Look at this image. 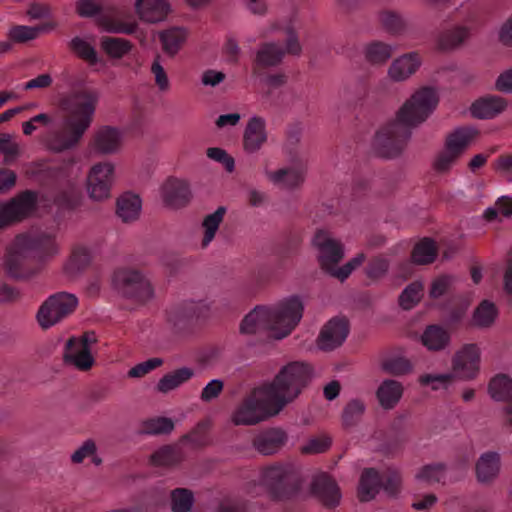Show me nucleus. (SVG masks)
Returning <instances> with one entry per match:
<instances>
[{
  "label": "nucleus",
  "mask_w": 512,
  "mask_h": 512,
  "mask_svg": "<svg viewBox=\"0 0 512 512\" xmlns=\"http://www.w3.org/2000/svg\"><path fill=\"white\" fill-rule=\"evenodd\" d=\"M114 282L124 297L139 303H145L154 296V289L150 280L138 270H119L114 274Z\"/></svg>",
  "instance_id": "obj_12"
},
{
  "label": "nucleus",
  "mask_w": 512,
  "mask_h": 512,
  "mask_svg": "<svg viewBox=\"0 0 512 512\" xmlns=\"http://www.w3.org/2000/svg\"><path fill=\"white\" fill-rule=\"evenodd\" d=\"M480 349L476 344H465L453 357L452 368L455 378L471 380L479 372Z\"/></svg>",
  "instance_id": "obj_15"
},
{
  "label": "nucleus",
  "mask_w": 512,
  "mask_h": 512,
  "mask_svg": "<svg viewBox=\"0 0 512 512\" xmlns=\"http://www.w3.org/2000/svg\"><path fill=\"white\" fill-rule=\"evenodd\" d=\"M421 342L430 351H440L448 346L450 334L439 325H429L421 336Z\"/></svg>",
  "instance_id": "obj_35"
},
{
  "label": "nucleus",
  "mask_w": 512,
  "mask_h": 512,
  "mask_svg": "<svg viewBox=\"0 0 512 512\" xmlns=\"http://www.w3.org/2000/svg\"><path fill=\"white\" fill-rule=\"evenodd\" d=\"M389 269V261L383 257H375L366 266L368 278L377 280L386 275Z\"/></svg>",
  "instance_id": "obj_61"
},
{
  "label": "nucleus",
  "mask_w": 512,
  "mask_h": 512,
  "mask_svg": "<svg viewBox=\"0 0 512 512\" xmlns=\"http://www.w3.org/2000/svg\"><path fill=\"white\" fill-rule=\"evenodd\" d=\"M185 459V454L181 445H164L157 449L150 456V463L156 467L171 468L179 465Z\"/></svg>",
  "instance_id": "obj_29"
},
{
  "label": "nucleus",
  "mask_w": 512,
  "mask_h": 512,
  "mask_svg": "<svg viewBox=\"0 0 512 512\" xmlns=\"http://www.w3.org/2000/svg\"><path fill=\"white\" fill-rule=\"evenodd\" d=\"M141 207L140 197L131 192H126L117 199L116 214L124 223H130L139 218Z\"/></svg>",
  "instance_id": "obj_31"
},
{
  "label": "nucleus",
  "mask_w": 512,
  "mask_h": 512,
  "mask_svg": "<svg viewBox=\"0 0 512 512\" xmlns=\"http://www.w3.org/2000/svg\"><path fill=\"white\" fill-rule=\"evenodd\" d=\"M208 158L221 163L225 170L232 173L235 170V160L226 150L219 147H210L206 150Z\"/></svg>",
  "instance_id": "obj_60"
},
{
  "label": "nucleus",
  "mask_w": 512,
  "mask_h": 512,
  "mask_svg": "<svg viewBox=\"0 0 512 512\" xmlns=\"http://www.w3.org/2000/svg\"><path fill=\"white\" fill-rule=\"evenodd\" d=\"M498 314V308L492 301L482 300L473 311L472 325L479 329L491 328L495 324Z\"/></svg>",
  "instance_id": "obj_34"
},
{
  "label": "nucleus",
  "mask_w": 512,
  "mask_h": 512,
  "mask_svg": "<svg viewBox=\"0 0 512 512\" xmlns=\"http://www.w3.org/2000/svg\"><path fill=\"white\" fill-rule=\"evenodd\" d=\"M136 512H158L166 504V492L159 487L143 490L133 497Z\"/></svg>",
  "instance_id": "obj_25"
},
{
  "label": "nucleus",
  "mask_w": 512,
  "mask_h": 512,
  "mask_svg": "<svg viewBox=\"0 0 512 512\" xmlns=\"http://www.w3.org/2000/svg\"><path fill=\"white\" fill-rule=\"evenodd\" d=\"M268 138L265 120L253 116L246 124L243 133V149L247 153H256L266 143Z\"/></svg>",
  "instance_id": "obj_21"
},
{
  "label": "nucleus",
  "mask_w": 512,
  "mask_h": 512,
  "mask_svg": "<svg viewBox=\"0 0 512 512\" xmlns=\"http://www.w3.org/2000/svg\"><path fill=\"white\" fill-rule=\"evenodd\" d=\"M478 134V130L472 126H461L454 129L447 135L445 148L434 161V169L438 173L448 172Z\"/></svg>",
  "instance_id": "obj_8"
},
{
  "label": "nucleus",
  "mask_w": 512,
  "mask_h": 512,
  "mask_svg": "<svg viewBox=\"0 0 512 512\" xmlns=\"http://www.w3.org/2000/svg\"><path fill=\"white\" fill-rule=\"evenodd\" d=\"M285 47L270 41L259 45L254 59V66L261 69L277 67L282 64L286 54L300 56L302 45L295 29L291 26L285 28Z\"/></svg>",
  "instance_id": "obj_7"
},
{
  "label": "nucleus",
  "mask_w": 512,
  "mask_h": 512,
  "mask_svg": "<svg viewBox=\"0 0 512 512\" xmlns=\"http://www.w3.org/2000/svg\"><path fill=\"white\" fill-rule=\"evenodd\" d=\"M159 41L162 51L170 58L175 57L183 48L188 38V31L184 27H171L159 32Z\"/></svg>",
  "instance_id": "obj_26"
},
{
  "label": "nucleus",
  "mask_w": 512,
  "mask_h": 512,
  "mask_svg": "<svg viewBox=\"0 0 512 512\" xmlns=\"http://www.w3.org/2000/svg\"><path fill=\"white\" fill-rule=\"evenodd\" d=\"M161 56L157 55L151 65V72L155 77V83L160 91L166 92L170 88L169 79L163 66L161 65Z\"/></svg>",
  "instance_id": "obj_64"
},
{
  "label": "nucleus",
  "mask_w": 512,
  "mask_h": 512,
  "mask_svg": "<svg viewBox=\"0 0 512 512\" xmlns=\"http://www.w3.org/2000/svg\"><path fill=\"white\" fill-rule=\"evenodd\" d=\"M161 196L165 206L172 209L183 208L192 199L189 184L182 179L169 177L161 186Z\"/></svg>",
  "instance_id": "obj_19"
},
{
  "label": "nucleus",
  "mask_w": 512,
  "mask_h": 512,
  "mask_svg": "<svg viewBox=\"0 0 512 512\" xmlns=\"http://www.w3.org/2000/svg\"><path fill=\"white\" fill-rule=\"evenodd\" d=\"M101 49L113 59H121L131 52L133 44L130 40L104 36L100 39Z\"/></svg>",
  "instance_id": "obj_37"
},
{
  "label": "nucleus",
  "mask_w": 512,
  "mask_h": 512,
  "mask_svg": "<svg viewBox=\"0 0 512 512\" xmlns=\"http://www.w3.org/2000/svg\"><path fill=\"white\" fill-rule=\"evenodd\" d=\"M381 490V477L375 468H365L360 476L357 497L360 502L373 500Z\"/></svg>",
  "instance_id": "obj_28"
},
{
  "label": "nucleus",
  "mask_w": 512,
  "mask_h": 512,
  "mask_svg": "<svg viewBox=\"0 0 512 512\" xmlns=\"http://www.w3.org/2000/svg\"><path fill=\"white\" fill-rule=\"evenodd\" d=\"M455 281L456 278L453 275L443 274L436 277L430 285V298L438 299L447 294L448 292H450Z\"/></svg>",
  "instance_id": "obj_55"
},
{
  "label": "nucleus",
  "mask_w": 512,
  "mask_h": 512,
  "mask_svg": "<svg viewBox=\"0 0 512 512\" xmlns=\"http://www.w3.org/2000/svg\"><path fill=\"white\" fill-rule=\"evenodd\" d=\"M69 49L80 59L90 65L98 63V56L95 48L84 39L76 36L69 42Z\"/></svg>",
  "instance_id": "obj_49"
},
{
  "label": "nucleus",
  "mask_w": 512,
  "mask_h": 512,
  "mask_svg": "<svg viewBox=\"0 0 512 512\" xmlns=\"http://www.w3.org/2000/svg\"><path fill=\"white\" fill-rule=\"evenodd\" d=\"M96 342L97 338L93 331L85 332L80 338H69L66 342V351L63 355L64 363L73 365L81 371L89 370L94 363L90 345Z\"/></svg>",
  "instance_id": "obj_13"
},
{
  "label": "nucleus",
  "mask_w": 512,
  "mask_h": 512,
  "mask_svg": "<svg viewBox=\"0 0 512 512\" xmlns=\"http://www.w3.org/2000/svg\"><path fill=\"white\" fill-rule=\"evenodd\" d=\"M488 392L496 401L512 402V379L507 375H497L488 385Z\"/></svg>",
  "instance_id": "obj_39"
},
{
  "label": "nucleus",
  "mask_w": 512,
  "mask_h": 512,
  "mask_svg": "<svg viewBox=\"0 0 512 512\" xmlns=\"http://www.w3.org/2000/svg\"><path fill=\"white\" fill-rule=\"evenodd\" d=\"M403 394V386L399 381L386 379L378 387L376 396L386 410L394 408L400 401Z\"/></svg>",
  "instance_id": "obj_33"
},
{
  "label": "nucleus",
  "mask_w": 512,
  "mask_h": 512,
  "mask_svg": "<svg viewBox=\"0 0 512 512\" xmlns=\"http://www.w3.org/2000/svg\"><path fill=\"white\" fill-rule=\"evenodd\" d=\"M98 25L108 33L131 35L137 30L136 22H122L113 19L109 15H101L97 20Z\"/></svg>",
  "instance_id": "obj_45"
},
{
  "label": "nucleus",
  "mask_w": 512,
  "mask_h": 512,
  "mask_svg": "<svg viewBox=\"0 0 512 512\" xmlns=\"http://www.w3.org/2000/svg\"><path fill=\"white\" fill-rule=\"evenodd\" d=\"M508 106L507 100L501 96L490 95L477 99L472 103L470 112L478 119H492L502 113Z\"/></svg>",
  "instance_id": "obj_24"
},
{
  "label": "nucleus",
  "mask_w": 512,
  "mask_h": 512,
  "mask_svg": "<svg viewBox=\"0 0 512 512\" xmlns=\"http://www.w3.org/2000/svg\"><path fill=\"white\" fill-rule=\"evenodd\" d=\"M163 363H164V361H163L162 358H157V357L150 358V359H148V360H146L144 362H141V363L135 365L134 367H132L128 371V376L130 378H140V377H143L147 373L152 371L153 369L162 366Z\"/></svg>",
  "instance_id": "obj_63"
},
{
  "label": "nucleus",
  "mask_w": 512,
  "mask_h": 512,
  "mask_svg": "<svg viewBox=\"0 0 512 512\" xmlns=\"http://www.w3.org/2000/svg\"><path fill=\"white\" fill-rule=\"evenodd\" d=\"M423 292V284L419 281H414L406 286V288L402 291L399 296L398 302L399 305L404 310H410L415 305H417L421 298Z\"/></svg>",
  "instance_id": "obj_50"
},
{
  "label": "nucleus",
  "mask_w": 512,
  "mask_h": 512,
  "mask_svg": "<svg viewBox=\"0 0 512 512\" xmlns=\"http://www.w3.org/2000/svg\"><path fill=\"white\" fill-rule=\"evenodd\" d=\"M381 369L391 375L401 376L410 373L413 365L409 359L402 356L386 358L381 362Z\"/></svg>",
  "instance_id": "obj_52"
},
{
  "label": "nucleus",
  "mask_w": 512,
  "mask_h": 512,
  "mask_svg": "<svg viewBox=\"0 0 512 512\" xmlns=\"http://www.w3.org/2000/svg\"><path fill=\"white\" fill-rule=\"evenodd\" d=\"M348 334L349 321L346 318L334 317L321 329L317 345L323 351H332L343 344Z\"/></svg>",
  "instance_id": "obj_17"
},
{
  "label": "nucleus",
  "mask_w": 512,
  "mask_h": 512,
  "mask_svg": "<svg viewBox=\"0 0 512 512\" xmlns=\"http://www.w3.org/2000/svg\"><path fill=\"white\" fill-rule=\"evenodd\" d=\"M301 470L288 463L267 468L262 476L263 485L273 499L283 500L295 495L301 486Z\"/></svg>",
  "instance_id": "obj_6"
},
{
  "label": "nucleus",
  "mask_w": 512,
  "mask_h": 512,
  "mask_svg": "<svg viewBox=\"0 0 512 512\" xmlns=\"http://www.w3.org/2000/svg\"><path fill=\"white\" fill-rule=\"evenodd\" d=\"M269 308L257 306L249 312L241 322L240 331L244 334H255L264 330H271Z\"/></svg>",
  "instance_id": "obj_27"
},
{
  "label": "nucleus",
  "mask_w": 512,
  "mask_h": 512,
  "mask_svg": "<svg viewBox=\"0 0 512 512\" xmlns=\"http://www.w3.org/2000/svg\"><path fill=\"white\" fill-rule=\"evenodd\" d=\"M437 257V248L432 239L424 238L413 248L411 258L418 265L431 264Z\"/></svg>",
  "instance_id": "obj_41"
},
{
  "label": "nucleus",
  "mask_w": 512,
  "mask_h": 512,
  "mask_svg": "<svg viewBox=\"0 0 512 512\" xmlns=\"http://www.w3.org/2000/svg\"><path fill=\"white\" fill-rule=\"evenodd\" d=\"M469 37L466 27H455L443 32L439 37V47L443 50H452L460 46Z\"/></svg>",
  "instance_id": "obj_46"
},
{
  "label": "nucleus",
  "mask_w": 512,
  "mask_h": 512,
  "mask_svg": "<svg viewBox=\"0 0 512 512\" xmlns=\"http://www.w3.org/2000/svg\"><path fill=\"white\" fill-rule=\"evenodd\" d=\"M501 458L499 453L488 451L480 455L475 464L476 479L483 485H489L495 481L500 473Z\"/></svg>",
  "instance_id": "obj_22"
},
{
  "label": "nucleus",
  "mask_w": 512,
  "mask_h": 512,
  "mask_svg": "<svg viewBox=\"0 0 512 512\" xmlns=\"http://www.w3.org/2000/svg\"><path fill=\"white\" fill-rule=\"evenodd\" d=\"M312 244L317 249V261L320 268L341 282L346 280L365 260V255L360 253L343 266L337 267L344 258V246L339 240L334 239L328 231L323 229L316 231Z\"/></svg>",
  "instance_id": "obj_5"
},
{
  "label": "nucleus",
  "mask_w": 512,
  "mask_h": 512,
  "mask_svg": "<svg viewBox=\"0 0 512 512\" xmlns=\"http://www.w3.org/2000/svg\"><path fill=\"white\" fill-rule=\"evenodd\" d=\"M420 66L418 54L411 52L395 59L389 67L388 75L393 81L409 78Z\"/></svg>",
  "instance_id": "obj_30"
},
{
  "label": "nucleus",
  "mask_w": 512,
  "mask_h": 512,
  "mask_svg": "<svg viewBox=\"0 0 512 512\" xmlns=\"http://www.w3.org/2000/svg\"><path fill=\"white\" fill-rule=\"evenodd\" d=\"M439 98L434 88L417 90L399 108L396 117L376 132L372 147L376 155L385 159L399 157L407 147L412 130L433 113Z\"/></svg>",
  "instance_id": "obj_1"
},
{
  "label": "nucleus",
  "mask_w": 512,
  "mask_h": 512,
  "mask_svg": "<svg viewBox=\"0 0 512 512\" xmlns=\"http://www.w3.org/2000/svg\"><path fill=\"white\" fill-rule=\"evenodd\" d=\"M199 310L200 304L195 302L185 303L171 312L170 321H172L175 326L182 327L190 320L197 318L199 316Z\"/></svg>",
  "instance_id": "obj_53"
},
{
  "label": "nucleus",
  "mask_w": 512,
  "mask_h": 512,
  "mask_svg": "<svg viewBox=\"0 0 512 512\" xmlns=\"http://www.w3.org/2000/svg\"><path fill=\"white\" fill-rule=\"evenodd\" d=\"M393 55V47L389 44L375 41L366 46V60L373 65L386 63Z\"/></svg>",
  "instance_id": "obj_43"
},
{
  "label": "nucleus",
  "mask_w": 512,
  "mask_h": 512,
  "mask_svg": "<svg viewBox=\"0 0 512 512\" xmlns=\"http://www.w3.org/2000/svg\"><path fill=\"white\" fill-rule=\"evenodd\" d=\"M174 422L168 417H155L142 421L139 434L167 435L174 430Z\"/></svg>",
  "instance_id": "obj_40"
},
{
  "label": "nucleus",
  "mask_w": 512,
  "mask_h": 512,
  "mask_svg": "<svg viewBox=\"0 0 512 512\" xmlns=\"http://www.w3.org/2000/svg\"><path fill=\"white\" fill-rule=\"evenodd\" d=\"M304 305L298 296H291L275 307L269 308L272 331L276 339L289 335L300 322Z\"/></svg>",
  "instance_id": "obj_10"
},
{
  "label": "nucleus",
  "mask_w": 512,
  "mask_h": 512,
  "mask_svg": "<svg viewBox=\"0 0 512 512\" xmlns=\"http://www.w3.org/2000/svg\"><path fill=\"white\" fill-rule=\"evenodd\" d=\"M208 425L204 422L198 423L189 433L183 435L179 444L188 443L192 449H199L209 444Z\"/></svg>",
  "instance_id": "obj_48"
},
{
  "label": "nucleus",
  "mask_w": 512,
  "mask_h": 512,
  "mask_svg": "<svg viewBox=\"0 0 512 512\" xmlns=\"http://www.w3.org/2000/svg\"><path fill=\"white\" fill-rule=\"evenodd\" d=\"M78 306V298L68 292L49 296L40 306L36 318L41 328L48 329L71 315Z\"/></svg>",
  "instance_id": "obj_11"
},
{
  "label": "nucleus",
  "mask_w": 512,
  "mask_h": 512,
  "mask_svg": "<svg viewBox=\"0 0 512 512\" xmlns=\"http://www.w3.org/2000/svg\"><path fill=\"white\" fill-rule=\"evenodd\" d=\"M90 252L85 247L75 248L69 260L64 266L65 274L70 278H75L80 275L90 264Z\"/></svg>",
  "instance_id": "obj_36"
},
{
  "label": "nucleus",
  "mask_w": 512,
  "mask_h": 512,
  "mask_svg": "<svg viewBox=\"0 0 512 512\" xmlns=\"http://www.w3.org/2000/svg\"><path fill=\"white\" fill-rule=\"evenodd\" d=\"M381 489L391 498H396L402 490L401 472L393 467H388L381 474Z\"/></svg>",
  "instance_id": "obj_42"
},
{
  "label": "nucleus",
  "mask_w": 512,
  "mask_h": 512,
  "mask_svg": "<svg viewBox=\"0 0 512 512\" xmlns=\"http://www.w3.org/2000/svg\"><path fill=\"white\" fill-rule=\"evenodd\" d=\"M98 94L92 91H81L61 101V107L67 112L61 129L49 131L44 144L48 150L61 153L75 148L90 127Z\"/></svg>",
  "instance_id": "obj_2"
},
{
  "label": "nucleus",
  "mask_w": 512,
  "mask_h": 512,
  "mask_svg": "<svg viewBox=\"0 0 512 512\" xmlns=\"http://www.w3.org/2000/svg\"><path fill=\"white\" fill-rule=\"evenodd\" d=\"M135 10L139 18L147 23H158L170 12L167 0H136Z\"/></svg>",
  "instance_id": "obj_23"
},
{
  "label": "nucleus",
  "mask_w": 512,
  "mask_h": 512,
  "mask_svg": "<svg viewBox=\"0 0 512 512\" xmlns=\"http://www.w3.org/2000/svg\"><path fill=\"white\" fill-rule=\"evenodd\" d=\"M446 469L444 463L428 464L419 469L416 479L427 484L439 483L444 478Z\"/></svg>",
  "instance_id": "obj_54"
},
{
  "label": "nucleus",
  "mask_w": 512,
  "mask_h": 512,
  "mask_svg": "<svg viewBox=\"0 0 512 512\" xmlns=\"http://www.w3.org/2000/svg\"><path fill=\"white\" fill-rule=\"evenodd\" d=\"M0 154L4 155V164L12 163L19 155V146L12 141V135L8 133L0 135Z\"/></svg>",
  "instance_id": "obj_58"
},
{
  "label": "nucleus",
  "mask_w": 512,
  "mask_h": 512,
  "mask_svg": "<svg viewBox=\"0 0 512 512\" xmlns=\"http://www.w3.org/2000/svg\"><path fill=\"white\" fill-rule=\"evenodd\" d=\"M194 375V369L190 367L184 366L175 369L159 379L156 385V390L160 393L166 394L188 382L194 377Z\"/></svg>",
  "instance_id": "obj_32"
},
{
  "label": "nucleus",
  "mask_w": 512,
  "mask_h": 512,
  "mask_svg": "<svg viewBox=\"0 0 512 512\" xmlns=\"http://www.w3.org/2000/svg\"><path fill=\"white\" fill-rule=\"evenodd\" d=\"M313 377L314 369L309 363L293 361L283 366L271 382L257 387V391L273 402L275 413H280L299 397Z\"/></svg>",
  "instance_id": "obj_3"
},
{
  "label": "nucleus",
  "mask_w": 512,
  "mask_h": 512,
  "mask_svg": "<svg viewBox=\"0 0 512 512\" xmlns=\"http://www.w3.org/2000/svg\"><path fill=\"white\" fill-rule=\"evenodd\" d=\"M269 177L275 184H280L286 189H294L304 182L305 171L296 168L279 169Z\"/></svg>",
  "instance_id": "obj_38"
},
{
  "label": "nucleus",
  "mask_w": 512,
  "mask_h": 512,
  "mask_svg": "<svg viewBox=\"0 0 512 512\" xmlns=\"http://www.w3.org/2000/svg\"><path fill=\"white\" fill-rule=\"evenodd\" d=\"M104 10V0H76L75 11L83 18H92Z\"/></svg>",
  "instance_id": "obj_56"
},
{
  "label": "nucleus",
  "mask_w": 512,
  "mask_h": 512,
  "mask_svg": "<svg viewBox=\"0 0 512 512\" xmlns=\"http://www.w3.org/2000/svg\"><path fill=\"white\" fill-rule=\"evenodd\" d=\"M310 491L326 509H335L341 502V490L337 482L327 473H320L313 477Z\"/></svg>",
  "instance_id": "obj_16"
},
{
  "label": "nucleus",
  "mask_w": 512,
  "mask_h": 512,
  "mask_svg": "<svg viewBox=\"0 0 512 512\" xmlns=\"http://www.w3.org/2000/svg\"><path fill=\"white\" fill-rule=\"evenodd\" d=\"M29 250L52 255L57 247L54 238L47 234L34 237L17 236L4 261V269L9 277L15 280H29L38 274L39 269L30 264Z\"/></svg>",
  "instance_id": "obj_4"
},
{
  "label": "nucleus",
  "mask_w": 512,
  "mask_h": 512,
  "mask_svg": "<svg viewBox=\"0 0 512 512\" xmlns=\"http://www.w3.org/2000/svg\"><path fill=\"white\" fill-rule=\"evenodd\" d=\"M331 446V439L328 437H315L307 441L300 448L302 454H319L327 451Z\"/></svg>",
  "instance_id": "obj_62"
},
{
  "label": "nucleus",
  "mask_w": 512,
  "mask_h": 512,
  "mask_svg": "<svg viewBox=\"0 0 512 512\" xmlns=\"http://www.w3.org/2000/svg\"><path fill=\"white\" fill-rule=\"evenodd\" d=\"M380 21L383 28L391 34L401 33L405 28L404 20L395 12H382L380 14Z\"/></svg>",
  "instance_id": "obj_57"
},
{
  "label": "nucleus",
  "mask_w": 512,
  "mask_h": 512,
  "mask_svg": "<svg viewBox=\"0 0 512 512\" xmlns=\"http://www.w3.org/2000/svg\"><path fill=\"white\" fill-rule=\"evenodd\" d=\"M89 146L99 155L115 154L121 149L122 133L117 127L101 126L94 131Z\"/></svg>",
  "instance_id": "obj_18"
},
{
  "label": "nucleus",
  "mask_w": 512,
  "mask_h": 512,
  "mask_svg": "<svg viewBox=\"0 0 512 512\" xmlns=\"http://www.w3.org/2000/svg\"><path fill=\"white\" fill-rule=\"evenodd\" d=\"M114 165L110 162H100L93 165L87 177V191L95 201L110 198L113 184Z\"/></svg>",
  "instance_id": "obj_14"
},
{
  "label": "nucleus",
  "mask_w": 512,
  "mask_h": 512,
  "mask_svg": "<svg viewBox=\"0 0 512 512\" xmlns=\"http://www.w3.org/2000/svg\"><path fill=\"white\" fill-rule=\"evenodd\" d=\"M226 208L220 206L212 214L207 215L203 220V227L205 229L204 236L202 239V246L206 247L215 237V234L219 228V225L223 221Z\"/></svg>",
  "instance_id": "obj_47"
},
{
  "label": "nucleus",
  "mask_w": 512,
  "mask_h": 512,
  "mask_svg": "<svg viewBox=\"0 0 512 512\" xmlns=\"http://www.w3.org/2000/svg\"><path fill=\"white\" fill-rule=\"evenodd\" d=\"M42 29V27L14 26L9 31V37L16 43H25L35 39Z\"/></svg>",
  "instance_id": "obj_59"
},
{
  "label": "nucleus",
  "mask_w": 512,
  "mask_h": 512,
  "mask_svg": "<svg viewBox=\"0 0 512 512\" xmlns=\"http://www.w3.org/2000/svg\"><path fill=\"white\" fill-rule=\"evenodd\" d=\"M278 414L273 402L255 388L233 412L231 421L236 426H252Z\"/></svg>",
  "instance_id": "obj_9"
},
{
  "label": "nucleus",
  "mask_w": 512,
  "mask_h": 512,
  "mask_svg": "<svg viewBox=\"0 0 512 512\" xmlns=\"http://www.w3.org/2000/svg\"><path fill=\"white\" fill-rule=\"evenodd\" d=\"M172 512H190L194 505V494L187 488H175L170 492Z\"/></svg>",
  "instance_id": "obj_44"
},
{
  "label": "nucleus",
  "mask_w": 512,
  "mask_h": 512,
  "mask_svg": "<svg viewBox=\"0 0 512 512\" xmlns=\"http://www.w3.org/2000/svg\"><path fill=\"white\" fill-rule=\"evenodd\" d=\"M287 433L279 427L266 429L252 440V446L262 455H273L287 443Z\"/></svg>",
  "instance_id": "obj_20"
},
{
  "label": "nucleus",
  "mask_w": 512,
  "mask_h": 512,
  "mask_svg": "<svg viewBox=\"0 0 512 512\" xmlns=\"http://www.w3.org/2000/svg\"><path fill=\"white\" fill-rule=\"evenodd\" d=\"M365 412V405L361 400L353 399L344 407L342 412L343 426L348 429L357 425Z\"/></svg>",
  "instance_id": "obj_51"
}]
</instances>
